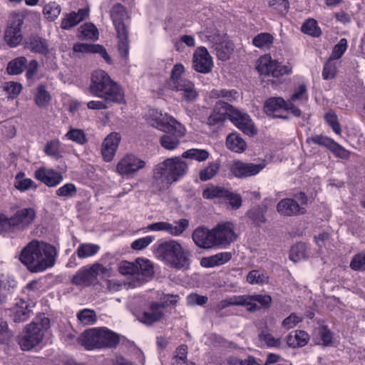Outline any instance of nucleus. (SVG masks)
Masks as SVG:
<instances>
[{"label": "nucleus", "instance_id": "nucleus-59", "mask_svg": "<svg viewBox=\"0 0 365 365\" xmlns=\"http://www.w3.org/2000/svg\"><path fill=\"white\" fill-rule=\"evenodd\" d=\"M4 91L8 94V98H16L22 91V85L14 81L6 82L3 86Z\"/></svg>", "mask_w": 365, "mask_h": 365}, {"label": "nucleus", "instance_id": "nucleus-24", "mask_svg": "<svg viewBox=\"0 0 365 365\" xmlns=\"http://www.w3.org/2000/svg\"><path fill=\"white\" fill-rule=\"evenodd\" d=\"M192 238L195 244L203 249H210L216 247L212 229L209 230L205 227H198L192 232Z\"/></svg>", "mask_w": 365, "mask_h": 365}, {"label": "nucleus", "instance_id": "nucleus-9", "mask_svg": "<svg viewBox=\"0 0 365 365\" xmlns=\"http://www.w3.org/2000/svg\"><path fill=\"white\" fill-rule=\"evenodd\" d=\"M306 143L308 144L314 143L320 146L325 147L330 150L335 157L341 159H347L350 153L342 145L336 142L334 139L323 135H315L307 138Z\"/></svg>", "mask_w": 365, "mask_h": 365}, {"label": "nucleus", "instance_id": "nucleus-26", "mask_svg": "<svg viewBox=\"0 0 365 365\" xmlns=\"http://www.w3.org/2000/svg\"><path fill=\"white\" fill-rule=\"evenodd\" d=\"M121 137L118 133H111L103 140L101 153L106 162H110L117 151Z\"/></svg>", "mask_w": 365, "mask_h": 365}, {"label": "nucleus", "instance_id": "nucleus-43", "mask_svg": "<svg viewBox=\"0 0 365 365\" xmlns=\"http://www.w3.org/2000/svg\"><path fill=\"white\" fill-rule=\"evenodd\" d=\"M274 36L267 32H262L256 35L252 41V44L259 48H270L274 43Z\"/></svg>", "mask_w": 365, "mask_h": 365}, {"label": "nucleus", "instance_id": "nucleus-23", "mask_svg": "<svg viewBox=\"0 0 365 365\" xmlns=\"http://www.w3.org/2000/svg\"><path fill=\"white\" fill-rule=\"evenodd\" d=\"M165 307L164 303L152 302L150 304L148 311H144L138 314V319L145 325L151 326L163 317Z\"/></svg>", "mask_w": 365, "mask_h": 365}, {"label": "nucleus", "instance_id": "nucleus-40", "mask_svg": "<svg viewBox=\"0 0 365 365\" xmlns=\"http://www.w3.org/2000/svg\"><path fill=\"white\" fill-rule=\"evenodd\" d=\"M221 165L219 160L210 162L207 166L199 172V178L201 181H207L212 179L220 171Z\"/></svg>", "mask_w": 365, "mask_h": 365}, {"label": "nucleus", "instance_id": "nucleus-1", "mask_svg": "<svg viewBox=\"0 0 365 365\" xmlns=\"http://www.w3.org/2000/svg\"><path fill=\"white\" fill-rule=\"evenodd\" d=\"M56 256L54 246L32 240L21 250L19 260L29 271L38 273L52 267L56 263Z\"/></svg>", "mask_w": 365, "mask_h": 365}, {"label": "nucleus", "instance_id": "nucleus-13", "mask_svg": "<svg viewBox=\"0 0 365 365\" xmlns=\"http://www.w3.org/2000/svg\"><path fill=\"white\" fill-rule=\"evenodd\" d=\"M186 129L185 126L179 123L169 130H164L167 133L163 135L160 138V143L163 148L166 150H174L180 144V138L185 134Z\"/></svg>", "mask_w": 365, "mask_h": 365}, {"label": "nucleus", "instance_id": "nucleus-39", "mask_svg": "<svg viewBox=\"0 0 365 365\" xmlns=\"http://www.w3.org/2000/svg\"><path fill=\"white\" fill-rule=\"evenodd\" d=\"M301 31L313 38L321 36L322 31L318 22L313 18H308L301 26Z\"/></svg>", "mask_w": 365, "mask_h": 365}, {"label": "nucleus", "instance_id": "nucleus-18", "mask_svg": "<svg viewBox=\"0 0 365 365\" xmlns=\"http://www.w3.org/2000/svg\"><path fill=\"white\" fill-rule=\"evenodd\" d=\"M24 19L17 17L6 29L4 39L10 48H15L20 45L23 41L21 28Z\"/></svg>", "mask_w": 365, "mask_h": 365}, {"label": "nucleus", "instance_id": "nucleus-51", "mask_svg": "<svg viewBox=\"0 0 365 365\" xmlns=\"http://www.w3.org/2000/svg\"><path fill=\"white\" fill-rule=\"evenodd\" d=\"M209 152L204 149L192 148L185 151L182 158L195 160L198 162L206 160L209 158Z\"/></svg>", "mask_w": 365, "mask_h": 365}, {"label": "nucleus", "instance_id": "nucleus-61", "mask_svg": "<svg viewBox=\"0 0 365 365\" xmlns=\"http://www.w3.org/2000/svg\"><path fill=\"white\" fill-rule=\"evenodd\" d=\"M268 277L264 273L252 269L247 275V281L250 284H262L267 282Z\"/></svg>", "mask_w": 365, "mask_h": 365}, {"label": "nucleus", "instance_id": "nucleus-35", "mask_svg": "<svg viewBox=\"0 0 365 365\" xmlns=\"http://www.w3.org/2000/svg\"><path fill=\"white\" fill-rule=\"evenodd\" d=\"M27 44V47L33 53L46 56L49 52L47 41L38 35L31 36Z\"/></svg>", "mask_w": 365, "mask_h": 365}, {"label": "nucleus", "instance_id": "nucleus-19", "mask_svg": "<svg viewBox=\"0 0 365 365\" xmlns=\"http://www.w3.org/2000/svg\"><path fill=\"white\" fill-rule=\"evenodd\" d=\"M264 168V164H254L235 160L230 166V172L237 178H245L256 175Z\"/></svg>", "mask_w": 365, "mask_h": 365}, {"label": "nucleus", "instance_id": "nucleus-48", "mask_svg": "<svg viewBox=\"0 0 365 365\" xmlns=\"http://www.w3.org/2000/svg\"><path fill=\"white\" fill-rule=\"evenodd\" d=\"M229 190L220 186L212 185L203 190L202 196L205 199L223 198L225 200Z\"/></svg>", "mask_w": 365, "mask_h": 365}, {"label": "nucleus", "instance_id": "nucleus-64", "mask_svg": "<svg viewBox=\"0 0 365 365\" xmlns=\"http://www.w3.org/2000/svg\"><path fill=\"white\" fill-rule=\"evenodd\" d=\"M350 267L354 271H364L365 253L356 254L351 260Z\"/></svg>", "mask_w": 365, "mask_h": 365}, {"label": "nucleus", "instance_id": "nucleus-37", "mask_svg": "<svg viewBox=\"0 0 365 365\" xmlns=\"http://www.w3.org/2000/svg\"><path fill=\"white\" fill-rule=\"evenodd\" d=\"M44 153L56 160H58L63 157V148L61 143L58 139L48 140L43 148Z\"/></svg>", "mask_w": 365, "mask_h": 365}, {"label": "nucleus", "instance_id": "nucleus-47", "mask_svg": "<svg viewBox=\"0 0 365 365\" xmlns=\"http://www.w3.org/2000/svg\"><path fill=\"white\" fill-rule=\"evenodd\" d=\"M210 97L211 98H222L229 101H235L239 97V92L235 89L227 90L223 89H212L210 92Z\"/></svg>", "mask_w": 365, "mask_h": 365}, {"label": "nucleus", "instance_id": "nucleus-21", "mask_svg": "<svg viewBox=\"0 0 365 365\" xmlns=\"http://www.w3.org/2000/svg\"><path fill=\"white\" fill-rule=\"evenodd\" d=\"M242 301L250 312L259 311L260 309H267L270 307L272 299L269 294L242 295Z\"/></svg>", "mask_w": 365, "mask_h": 365}, {"label": "nucleus", "instance_id": "nucleus-55", "mask_svg": "<svg viewBox=\"0 0 365 365\" xmlns=\"http://www.w3.org/2000/svg\"><path fill=\"white\" fill-rule=\"evenodd\" d=\"M126 15V9L121 4H115L110 11V18L113 24L124 22Z\"/></svg>", "mask_w": 365, "mask_h": 365}, {"label": "nucleus", "instance_id": "nucleus-41", "mask_svg": "<svg viewBox=\"0 0 365 365\" xmlns=\"http://www.w3.org/2000/svg\"><path fill=\"white\" fill-rule=\"evenodd\" d=\"M309 340V334L303 330H297L294 336L290 334L287 336V344L292 347H303L308 344Z\"/></svg>", "mask_w": 365, "mask_h": 365}, {"label": "nucleus", "instance_id": "nucleus-49", "mask_svg": "<svg viewBox=\"0 0 365 365\" xmlns=\"http://www.w3.org/2000/svg\"><path fill=\"white\" fill-rule=\"evenodd\" d=\"M63 139L70 140L78 145H84L88 141L86 133L83 130L73 128L69 129Z\"/></svg>", "mask_w": 365, "mask_h": 365}, {"label": "nucleus", "instance_id": "nucleus-14", "mask_svg": "<svg viewBox=\"0 0 365 365\" xmlns=\"http://www.w3.org/2000/svg\"><path fill=\"white\" fill-rule=\"evenodd\" d=\"M176 225L168 222H157L148 225L149 231H165L172 236L181 235L189 227V220L185 218L175 222Z\"/></svg>", "mask_w": 365, "mask_h": 365}, {"label": "nucleus", "instance_id": "nucleus-34", "mask_svg": "<svg viewBox=\"0 0 365 365\" xmlns=\"http://www.w3.org/2000/svg\"><path fill=\"white\" fill-rule=\"evenodd\" d=\"M34 101L37 107L41 109L46 108L51 101V95L47 91L46 85L40 83L34 93Z\"/></svg>", "mask_w": 365, "mask_h": 365}, {"label": "nucleus", "instance_id": "nucleus-56", "mask_svg": "<svg viewBox=\"0 0 365 365\" xmlns=\"http://www.w3.org/2000/svg\"><path fill=\"white\" fill-rule=\"evenodd\" d=\"M243 304L245 303L242 301V295H234L220 301L216 306V312H220L230 306H242Z\"/></svg>", "mask_w": 365, "mask_h": 365}, {"label": "nucleus", "instance_id": "nucleus-20", "mask_svg": "<svg viewBox=\"0 0 365 365\" xmlns=\"http://www.w3.org/2000/svg\"><path fill=\"white\" fill-rule=\"evenodd\" d=\"M36 212L33 207H24L18 210L11 217L12 225L16 230H24L35 220Z\"/></svg>", "mask_w": 365, "mask_h": 365}, {"label": "nucleus", "instance_id": "nucleus-50", "mask_svg": "<svg viewBox=\"0 0 365 365\" xmlns=\"http://www.w3.org/2000/svg\"><path fill=\"white\" fill-rule=\"evenodd\" d=\"M38 66V62L35 59L30 61L29 63L26 65L25 77L29 86L34 83L35 80H38L41 78V76L36 78Z\"/></svg>", "mask_w": 365, "mask_h": 365}, {"label": "nucleus", "instance_id": "nucleus-54", "mask_svg": "<svg viewBox=\"0 0 365 365\" xmlns=\"http://www.w3.org/2000/svg\"><path fill=\"white\" fill-rule=\"evenodd\" d=\"M78 321L83 325L94 324L96 321V314L94 310L83 309L77 313Z\"/></svg>", "mask_w": 365, "mask_h": 365}, {"label": "nucleus", "instance_id": "nucleus-12", "mask_svg": "<svg viewBox=\"0 0 365 365\" xmlns=\"http://www.w3.org/2000/svg\"><path fill=\"white\" fill-rule=\"evenodd\" d=\"M43 338V331L34 323L27 325L25 334L19 339V344L24 351H29L37 346Z\"/></svg>", "mask_w": 365, "mask_h": 365}, {"label": "nucleus", "instance_id": "nucleus-63", "mask_svg": "<svg viewBox=\"0 0 365 365\" xmlns=\"http://www.w3.org/2000/svg\"><path fill=\"white\" fill-rule=\"evenodd\" d=\"M81 36L86 39L96 41L98 38L99 33L93 24H86L81 26Z\"/></svg>", "mask_w": 365, "mask_h": 365}, {"label": "nucleus", "instance_id": "nucleus-16", "mask_svg": "<svg viewBox=\"0 0 365 365\" xmlns=\"http://www.w3.org/2000/svg\"><path fill=\"white\" fill-rule=\"evenodd\" d=\"M233 108L234 106L227 102L222 101H217L212 112L207 118V123L210 126L222 124L227 118L230 119Z\"/></svg>", "mask_w": 365, "mask_h": 365}, {"label": "nucleus", "instance_id": "nucleus-31", "mask_svg": "<svg viewBox=\"0 0 365 365\" xmlns=\"http://www.w3.org/2000/svg\"><path fill=\"white\" fill-rule=\"evenodd\" d=\"M31 312L30 303L23 299H19L11 309L14 321L17 323L26 321Z\"/></svg>", "mask_w": 365, "mask_h": 365}, {"label": "nucleus", "instance_id": "nucleus-29", "mask_svg": "<svg viewBox=\"0 0 365 365\" xmlns=\"http://www.w3.org/2000/svg\"><path fill=\"white\" fill-rule=\"evenodd\" d=\"M287 106L286 101L282 97H271L266 100L264 103V111L268 115H272L274 118L288 120L289 117L284 115L277 114L281 110H285Z\"/></svg>", "mask_w": 365, "mask_h": 365}, {"label": "nucleus", "instance_id": "nucleus-28", "mask_svg": "<svg viewBox=\"0 0 365 365\" xmlns=\"http://www.w3.org/2000/svg\"><path fill=\"white\" fill-rule=\"evenodd\" d=\"M118 38V50L120 56L127 58L129 54L128 29L125 22L113 24Z\"/></svg>", "mask_w": 365, "mask_h": 365}, {"label": "nucleus", "instance_id": "nucleus-4", "mask_svg": "<svg viewBox=\"0 0 365 365\" xmlns=\"http://www.w3.org/2000/svg\"><path fill=\"white\" fill-rule=\"evenodd\" d=\"M88 90L92 96L103 98L106 102L118 104L125 102L123 88L103 70H96L91 73Z\"/></svg>", "mask_w": 365, "mask_h": 365}, {"label": "nucleus", "instance_id": "nucleus-62", "mask_svg": "<svg viewBox=\"0 0 365 365\" xmlns=\"http://www.w3.org/2000/svg\"><path fill=\"white\" fill-rule=\"evenodd\" d=\"M77 193V188L72 182H68L56 190V195L60 197H72Z\"/></svg>", "mask_w": 365, "mask_h": 365}, {"label": "nucleus", "instance_id": "nucleus-32", "mask_svg": "<svg viewBox=\"0 0 365 365\" xmlns=\"http://www.w3.org/2000/svg\"><path fill=\"white\" fill-rule=\"evenodd\" d=\"M98 331L100 349H113L118 346L120 342V337L118 334L106 327H100Z\"/></svg>", "mask_w": 365, "mask_h": 365}, {"label": "nucleus", "instance_id": "nucleus-52", "mask_svg": "<svg viewBox=\"0 0 365 365\" xmlns=\"http://www.w3.org/2000/svg\"><path fill=\"white\" fill-rule=\"evenodd\" d=\"M307 255L306 245L303 242H297L291 247L289 252L290 260L297 262L304 259Z\"/></svg>", "mask_w": 365, "mask_h": 365}, {"label": "nucleus", "instance_id": "nucleus-8", "mask_svg": "<svg viewBox=\"0 0 365 365\" xmlns=\"http://www.w3.org/2000/svg\"><path fill=\"white\" fill-rule=\"evenodd\" d=\"M108 269L100 263H95L91 267L79 269L71 279V284L76 286L90 287L97 280L99 274L105 275Z\"/></svg>", "mask_w": 365, "mask_h": 365}, {"label": "nucleus", "instance_id": "nucleus-10", "mask_svg": "<svg viewBox=\"0 0 365 365\" xmlns=\"http://www.w3.org/2000/svg\"><path fill=\"white\" fill-rule=\"evenodd\" d=\"M145 166V162L134 154H126L116 165L117 172L123 175L129 177L142 170Z\"/></svg>", "mask_w": 365, "mask_h": 365}, {"label": "nucleus", "instance_id": "nucleus-33", "mask_svg": "<svg viewBox=\"0 0 365 365\" xmlns=\"http://www.w3.org/2000/svg\"><path fill=\"white\" fill-rule=\"evenodd\" d=\"M268 207L267 204L262 202L251 207L246 212V216L252 221L256 227H260L267 221L265 214L267 213Z\"/></svg>", "mask_w": 365, "mask_h": 365}, {"label": "nucleus", "instance_id": "nucleus-17", "mask_svg": "<svg viewBox=\"0 0 365 365\" xmlns=\"http://www.w3.org/2000/svg\"><path fill=\"white\" fill-rule=\"evenodd\" d=\"M192 67L195 71L201 73H208L212 71V58L205 47H198L194 52Z\"/></svg>", "mask_w": 365, "mask_h": 365}, {"label": "nucleus", "instance_id": "nucleus-45", "mask_svg": "<svg viewBox=\"0 0 365 365\" xmlns=\"http://www.w3.org/2000/svg\"><path fill=\"white\" fill-rule=\"evenodd\" d=\"M138 269L137 277H151L153 276L154 270L151 262L146 259L138 258L135 259Z\"/></svg>", "mask_w": 365, "mask_h": 365}, {"label": "nucleus", "instance_id": "nucleus-25", "mask_svg": "<svg viewBox=\"0 0 365 365\" xmlns=\"http://www.w3.org/2000/svg\"><path fill=\"white\" fill-rule=\"evenodd\" d=\"M74 53H98L108 64H112L113 61L103 45L86 43H76L73 46Z\"/></svg>", "mask_w": 365, "mask_h": 365}, {"label": "nucleus", "instance_id": "nucleus-57", "mask_svg": "<svg viewBox=\"0 0 365 365\" xmlns=\"http://www.w3.org/2000/svg\"><path fill=\"white\" fill-rule=\"evenodd\" d=\"M324 120L327 125L331 128L332 130L336 134L341 135V125L339 122L337 115L334 110H329L327 113H326L324 115Z\"/></svg>", "mask_w": 365, "mask_h": 365}, {"label": "nucleus", "instance_id": "nucleus-46", "mask_svg": "<svg viewBox=\"0 0 365 365\" xmlns=\"http://www.w3.org/2000/svg\"><path fill=\"white\" fill-rule=\"evenodd\" d=\"M100 250V246L91 243L81 244L77 250L76 255L80 259H85L96 255Z\"/></svg>", "mask_w": 365, "mask_h": 365}, {"label": "nucleus", "instance_id": "nucleus-36", "mask_svg": "<svg viewBox=\"0 0 365 365\" xmlns=\"http://www.w3.org/2000/svg\"><path fill=\"white\" fill-rule=\"evenodd\" d=\"M227 148L235 153H242L247 148V143L239 133H232L226 138Z\"/></svg>", "mask_w": 365, "mask_h": 365}, {"label": "nucleus", "instance_id": "nucleus-5", "mask_svg": "<svg viewBox=\"0 0 365 365\" xmlns=\"http://www.w3.org/2000/svg\"><path fill=\"white\" fill-rule=\"evenodd\" d=\"M185 71V66L181 63L175 64L171 70L168 85L170 90L181 93L182 101L190 103L197 99L199 93L195 87V83L182 76Z\"/></svg>", "mask_w": 365, "mask_h": 365}, {"label": "nucleus", "instance_id": "nucleus-44", "mask_svg": "<svg viewBox=\"0 0 365 365\" xmlns=\"http://www.w3.org/2000/svg\"><path fill=\"white\" fill-rule=\"evenodd\" d=\"M27 63L25 56H19L10 61L7 65V72L11 75H19L23 73Z\"/></svg>", "mask_w": 365, "mask_h": 365}, {"label": "nucleus", "instance_id": "nucleus-6", "mask_svg": "<svg viewBox=\"0 0 365 365\" xmlns=\"http://www.w3.org/2000/svg\"><path fill=\"white\" fill-rule=\"evenodd\" d=\"M256 68L260 75L279 78L292 73V68L289 65H282L277 60L273 59L269 54L259 57Z\"/></svg>", "mask_w": 365, "mask_h": 365}, {"label": "nucleus", "instance_id": "nucleus-7", "mask_svg": "<svg viewBox=\"0 0 365 365\" xmlns=\"http://www.w3.org/2000/svg\"><path fill=\"white\" fill-rule=\"evenodd\" d=\"M308 198L305 192H299L294 194V198L282 199L277 205V210L284 216H294L305 213L303 207L307 204Z\"/></svg>", "mask_w": 365, "mask_h": 365}, {"label": "nucleus", "instance_id": "nucleus-38", "mask_svg": "<svg viewBox=\"0 0 365 365\" xmlns=\"http://www.w3.org/2000/svg\"><path fill=\"white\" fill-rule=\"evenodd\" d=\"M16 287V282L8 277L0 278V305L6 302Z\"/></svg>", "mask_w": 365, "mask_h": 365}, {"label": "nucleus", "instance_id": "nucleus-22", "mask_svg": "<svg viewBox=\"0 0 365 365\" xmlns=\"http://www.w3.org/2000/svg\"><path fill=\"white\" fill-rule=\"evenodd\" d=\"M34 178L49 187L58 186L63 180V175L53 168L40 167L34 172Z\"/></svg>", "mask_w": 365, "mask_h": 365}, {"label": "nucleus", "instance_id": "nucleus-27", "mask_svg": "<svg viewBox=\"0 0 365 365\" xmlns=\"http://www.w3.org/2000/svg\"><path fill=\"white\" fill-rule=\"evenodd\" d=\"M150 116L152 125L162 131L169 130L170 128L179 123L174 117L158 112V110H151Z\"/></svg>", "mask_w": 365, "mask_h": 365}, {"label": "nucleus", "instance_id": "nucleus-2", "mask_svg": "<svg viewBox=\"0 0 365 365\" xmlns=\"http://www.w3.org/2000/svg\"><path fill=\"white\" fill-rule=\"evenodd\" d=\"M187 170V164L180 157L167 158L155 166L153 186L159 192L164 191L182 178Z\"/></svg>", "mask_w": 365, "mask_h": 365}, {"label": "nucleus", "instance_id": "nucleus-30", "mask_svg": "<svg viewBox=\"0 0 365 365\" xmlns=\"http://www.w3.org/2000/svg\"><path fill=\"white\" fill-rule=\"evenodd\" d=\"M78 341L86 350L100 349L98 328L86 330L78 338Z\"/></svg>", "mask_w": 365, "mask_h": 365}, {"label": "nucleus", "instance_id": "nucleus-60", "mask_svg": "<svg viewBox=\"0 0 365 365\" xmlns=\"http://www.w3.org/2000/svg\"><path fill=\"white\" fill-rule=\"evenodd\" d=\"M347 46V40L345 38H341L334 46L329 57V61L339 59L346 51Z\"/></svg>", "mask_w": 365, "mask_h": 365}, {"label": "nucleus", "instance_id": "nucleus-58", "mask_svg": "<svg viewBox=\"0 0 365 365\" xmlns=\"http://www.w3.org/2000/svg\"><path fill=\"white\" fill-rule=\"evenodd\" d=\"M232 51L233 46L230 43H220L216 46V55L220 60L223 61L230 58Z\"/></svg>", "mask_w": 365, "mask_h": 365}, {"label": "nucleus", "instance_id": "nucleus-42", "mask_svg": "<svg viewBox=\"0 0 365 365\" xmlns=\"http://www.w3.org/2000/svg\"><path fill=\"white\" fill-rule=\"evenodd\" d=\"M25 173L23 171L19 172L15 176L14 187L20 192H24L30 188L36 190L37 185L30 178H25Z\"/></svg>", "mask_w": 365, "mask_h": 365}, {"label": "nucleus", "instance_id": "nucleus-11", "mask_svg": "<svg viewBox=\"0 0 365 365\" xmlns=\"http://www.w3.org/2000/svg\"><path fill=\"white\" fill-rule=\"evenodd\" d=\"M213 237L216 240V246H227L237 240V235L235 232V225L231 222L218 223L212 228Z\"/></svg>", "mask_w": 365, "mask_h": 365}, {"label": "nucleus", "instance_id": "nucleus-53", "mask_svg": "<svg viewBox=\"0 0 365 365\" xmlns=\"http://www.w3.org/2000/svg\"><path fill=\"white\" fill-rule=\"evenodd\" d=\"M61 11L60 5L56 1H51L43 7V12L45 17L51 21L56 20Z\"/></svg>", "mask_w": 365, "mask_h": 365}, {"label": "nucleus", "instance_id": "nucleus-15", "mask_svg": "<svg viewBox=\"0 0 365 365\" xmlns=\"http://www.w3.org/2000/svg\"><path fill=\"white\" fill-rule=\"evenodd\" d=\"M230 120L245 134L253 136L257 133V130L250 118V116L241 112L239 109L233 108L231 112Z\"/></svg>", "mask_w": 365, "mask_h": 365}, {"label": "nucleus", "instance_id": "nucleus-3", "mask_svg": "<svg viewBox=\"0 0 365 365\" xmlns=\"http://www.w3.org/2000/svg\"><path fill=\"white\" fill-rule=\"evenodd\" d=\"M154 255L176 269H188L191 253L175 240H158L153 246Z\"/></svg>", "mask_w": 365, "mask_h": 365}]
</instances>
